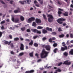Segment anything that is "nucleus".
<instances>
[{"label": "nucleus", "mask_w": 73, "mask_h": 73, "mask_svg": "<svg viewBox=\"0 0 73 73\" xmlns=\"http://www.w3.org/2000/svg\"><path fill=\"white\" fill-rule=\"evenodd\" d=\"M5 23V21H3L1 22V24H4Z\"/></svg>", "instance_id": "obj_45"}, {"label": "nucleus", "mask_w": 73, "mask_h": 73, "mask_svg": "<svg viewBox=\"0 0 73 73\" xmlns=\"http://www.w3.org/2000/svg\"><path fill=\"white\" fill-rule=\"evenodd\" d=\"M49 52L45 51L44 49H43L41 53L40 54V57L41 58H45L48 56Z\"/></svg>", "instance_id": "obj_1"}, {"label": "nucleus", "mask_w": 73, "mask_h": 73, "mask_svg": "<svg viewBox=\"0 0 73 73\" xmlns=\"http://www.w3.org/2000/svg\"><path fill=\"white\" fill-rule=\"evenodd\" d=\"M45 48L47 50L50 51V46L49 45H46Z\"/></svg>", "instance_id": "obj_6"}, {"label": "nucleus", "mask_w": 73, "mask_h": 73, "mask_svg": "<svg viewBox=\"0 0 73 73\" xmlns=\"http://www.w3.org/2000/svg\"><path fill=\"white\" fill-rule=\"evenodd\" d=\"M57 3L59 5H61L62 4V2L60 1H57Z\"/></svg>", "instance_id": "obj_26"}, {"label": "nucleus", "mask_w": 73, "mask_h": 73, "mask_svg": "<svg viewBox=\"0 0 73 73\" xmlns=\"http://www.w3.org/2000/svg\"><path fill=\"white\" fill-rule=\"evenodd\" d=\"M61 31H62V30H61V28L59 27L58 29V32H61Z\"/></svg>", "instance_id": "obj_40"}, {"label": "nucleus", "mask_w": 73, "mask_h": 73, "mask_svg": "<svg viewBox=\"0 0 73 73\" xmlns=\"http://www.w3.org/2000/svg\"><path fill=\"white\" fill-rule=\"evenodd\" d=\"M42 48H45V47L46 46V45H42Z\"/></svg>", "instance_id": "obj_62"}, {"label": "nucleus", "mask_w": 73, "mask_h": 73, "mask_svg": "<svg viewBox=\"0 0 73 73\" xmlns=\"http://www.w3.org/2000/svg\"><path fill=\"white\" fill-rule=\"evenodd\" d=\"M19 40V38L18 37H16V38H14V41H18V40Z\"/></svg>", "instance_id": "obj_35"}, {"label": "nucleus", "mask_w": 73, "mask_h": 73, "mask_svg": "<svg viewBox=\"0 0 73 73\" xmlns=\"http://www.w3.org/2000/svg\"><path fill=\"white\" fill-rule=\"evenodd\" d=\"M20 19H21V21H24V17H23V16H21L20 17Z\"/></svg>", "instance_id": "obj_25"}, {"label": "nucleus", "mask_w": 73, "mask_h": 73, "mask_svg": "<svg viewBox=\"0 0 73 73\" xmlns=\"http://www.w3.org/2000/svg\"><path fill=\"white\" fill-rule=\"evenodd\" d=\"M3 35V33L1 32H0V38L2 36V35Z\"/></svg>", "instance_id": "obj_52"}, {"label": "nucleus", "mask_w": 73, "mask_h": 73, "mask_svg": "<svg viewBox=\"0 0 73 73\" xmlns=\"http://www.w3.org/2000/svg\"><path fill=\"white\" fill-rule=\"evenodd\" d=\"M11 53L12 54H15V52H13V51H11Z\"/></svg>", "instance_id": "obj_49"}, {"label": "nucleus", "mask_w": 73, "mask_h": 73, "mask_svg": "<svg viewBox=\"0 0 73 73\" xmlns=\"http://www.w3.org/2000/svg\"><path fill=\"white\" fill-rule=\"evenodd\" d=\"M35 70H31L30 71H27L25 73H34Z\"/></svg>", "instance_id": "obj_8"}, {"label": "nucleus", "mask_w": 73, "mask_h": 73, "mask_svg": "<svg viewBox=\"0 0 73 73\" xmlns=\"http://www.w3.org/2000/svg\"><path fill=\"white\" fill-rule=\"evenodd\" d=\"M51 34L52 35H56V34H57V33L56 32H52Z\"/></svg>", "instance_id": "obj_39"}, {"label": "nucleus", "mask_w": 73, "mask_h": 73, "mask_svg": "<svg viewBox=\"0 0 73 73\" xmlns=\"http://www.w3.org/2000/svg\"><path fill=\"white\" fill-rule=\"evenodd\" d=\"M23 55H24V53L23 52L19 54V56H21Z\"/></svg>", "instance_id": "obj_44"}, {"label": "nucleus", "mask_w": 73, "mask_h": 73, "mask_svg": "<svg viewBox=\"0 0 73 73\" xmlns=\"http://www.w3.org/2000/svg\"><path fill=\"white\" fill-rule=\"evenodd\" d=\"M33 44V40H31V42L29 43V45H31V46H32Z\"/></svg>", "instance_id": "obj_19"}, {"label": "nucleus", "mask_w": 73, "mask_h": 73, "mask_svg": "<svg viewBox=\"0 0 73 73\" xmlns=\"http://www.w3.org/2000/svg\"><path fill=\"white\" fill-rule=\"evenodd\" d=\"M70 36L71 37V38H73V35L72 34H70Z\"/></svg>", "instance_id": "obj_60"}, {"label": "nucleus", "mask_w": 73, "mask_h": 73, "mask_svg": "<svg viewBox=\"0 0 73 73\" xmlns=\"http://www.w3.org/2000/svg\"><path fill=\"white\" fill-rule=\"evenodd\" d=\"M58 16L59 17H60V15H61V14H62V12L59 11H58Z\"/></svg>", "instance_id": "obj_28"}, {"label": "nucleus", "mask_w": 73, "mask_h": 73, "mask_svg": "<svg viewBox=\"0 0 73 73\" xmlns=\"http://www.w3.org/2000/svg\"><path fill=\"white\" fill-rule=\"evenodd\" d=\"M35 5V6H36V7H40V5H39L36 4Z\"/></svg>", "instance_id": "obj_63"}, {"label": "nucleus", "mask_w": 73, "mask_h": 73, "mask_svg": "<svg viewBox=\"0 0 73 73\" xmlns=\"http://www.w3.org/2000/svg\"><path fill=\"white\" fill-rule=\"evenodd\" d=\"M19 2L20 3H21V4L24 5V4H27V1H19Z\"/></svg>", "instance_id": "obj_11"}, {"label": "nucleus", "mask_w": 73, "mask_h": 73, "mask_svg": "<svg viewBox=\"0 0 73 73\" xmlns=\"http://www.w3.org/2000/svg\"><path fill=\"white\" fill-rule=\"evenodd\" d=\"M69 54L73 55V49H71L69 52Z\"/></svg>", "instance_id": "obj_14"}, {"label": "nucleus", "mask_w": 73, "mask_h": 73, "mask_svg": "<svg viewBox=\"0 0 73 73\" xmlns=\"http://www.w3.org/2000/svg\"><path fill=\"white\" fill-rule=\"evenodd\" d=\"M52 40H54L56 39V38L55 37H53L52 38Z\"/></svg>", "instance_id": "obj_64"}, {"label": "nucleus", "mask_w": 73, "mask_h": 73, "mask_svg": "<svg viewBox=\"0 0 73 73\" xmlns=\"http://www.w3.org/2000/svg\"><path fill=\"white\" fill-rule=\"evenodd\" d=\"M53 19H51V18H48V21L50 23H51V22H52L53 21Z\"/></svg>", "instance_id": "obj_27"}, {"label": "nucleus", "mask_w": 73, "mask_h": 73, "mask_svg": "<svg viewBox=\"0 0 73 73\" xmlns=\"http://www.w3.org/2000/svg\"><path fill=\"white\" fill-rule=\"evenodd\" d=\"M29 55L30 57H33V52L30 53L29 54Z\"/></svg>", "instance_id": "obj_24"}, {"label": "nucleus", "mask_w": 73, "mask_h": 73, "mask_svg": "<svg viewBox=\"0 0 73 73\" xmlns=\"http://www.w3.org/2000/svg\"><path fill=\"white\" fill-rule=\"evenodd\" d=\"M37 30H38L35 29H31L32 31V32H34V33H37Z\"/></svg>", "instance_id": "obj_20"}, {"label": "nucleus", "mask_w": 73, "mask_h": 73, "mask_svg": "<svg viewBox=\"0 0 73 73\" xmlns=\"http://www.w3.org/2000/svg\"><path fill=\"white\" fill-rule=\"evenodd\" d=\"M36 33H38V34H41V31H38V30H37Z\"/></svg>", "instance_id": "obj_42"}, {"label": "nucleus", "mask_w": 73, "mask_h": 73, "mask_svg": "<svg viewBox=\"0 0 73 73\" xmlns=\"http://www.w3.org/2000/svg\"><path fill=\"white\" fill-rule=\"evenodd\" d=\"M63 65H70L71 64V62H68V60H66L64 61L63 63Z\"/></svg>", "instance_id": "obj_5"}, {"label": "nucleus", "mask_w": 73, "mask_h": 73, "mask_svg": "<svg viewBox=\"0 0 73 73\" xmlns=\"http://www.w3.org/2000/svg\"><path fill=\"white\" fill-rule=\"evenodd\" d=\"M35 21L37 24H40L41 23V22L40 19H38L37 18L36 19Z\"/></svg>", "instance_id": "obj_7"}, {"label": "nucleus", "mask_w": 73, "mask_h": 73, "mask_svg": "<svg viewBox=\"0 0 73 73\" xmlns=\"http://www.w3.org/2000/svg\"><path fill=\"white\" fill-rule=\"evenodd\" d=\"M48 65L47 64V65H46V66L44 67V68H47V69H48V68H51V66H49L48 67Z\"/></svg>", "instance_id": "obj_37"}, {"label": "nucleus", "mask_w": 73, "mask_h": 73, "mask_svg": "<svg viewBox=\"0 0 73 73\" xmlns=\"http://www.w3.org/2000/svg\"><path fill=\"white\" fill-rule=\"evenodd\" d=\"M20 49L22 50H24V44H21V47Z\"/></svg>", "instance_id": "obj_13"}, {"label": "nucleus", "mask_w": 73, "mask_h": 73, "mask_svg": "<svg viewBox=\"0 0 73 73\" xmlns=\"http://www.w3.org/2000/svg\"><path fill=\"white\" fill-rule=\"evenodd\" d=\"M42 15H43V17L44 18V19H45V20H46V19H47V18H46V15H44V14H43Z\"/></svg>", "instance_id": "obj_34"}, {"label": "nucleus", "mask_w": 73, "mask_h": 73, "mask_svg": "<svg viewBox=\"0 0 73 73\" xmlns=\"http://www.w3.org/2000/svg\"><path fill=\"white\" fill-rule=\"evenodd\" d=\"M25 41H28V42H29V41H30V40H29V39H27L25 40Z\"/></svg>", "instance_id": "obj_59"}, {"label": "nucleus", "mask_w": 73, "mask_h": 73, "mask_svg": "<svg viewBox=\"0 0 73 73\" xmlns=\"http://www.w3.org/2000/svg\"><path fill=\"white\" fill-rule=\"evenodd\" d=\"M37 37H38V36H34V37H33V39H35V38H37Z\"/></svg>", "instance_id": "obj_51"}, {"label": "nucleus", "mask_w": 73, "mask_h": 73, "mask_svg": "<svg viewBox=\"0 0 73 73\" xmlns=\"http://www.w3.org/2000/svg\"><path fill=\"white\" fill-rule=\"evenodd\" d=\"M70 48H72V45H71V46L69 45L68 46V48H67V49H68H68H70Z\"/></svg>", "instance_id": "obj_46"}, {"label": "nucleus", "mask_w": 73, "mask_h": 73, "mask_svg": "<svg viewBox=\"0 0 73 73\" xmlns=\"http://www.w3.org/2000/svg\"><path fill=\"white\" fill-rule=\"evenodd\" d=\"M42 33H43L44 34H45L48 33V32L47 31H46L45 29L42 30Z\"/></svg>", "instance_id": "obj_17"}, {"label": "nucleus", "mask_w": 73, "mask_h": 73, "mask_svg": "<svg viewBox=\"0 0 73 73\" xmlns=\"http://www.w3.org/2000/svg\"><path fill=\"white\" fill-rule=\"evenodd\" d=\"M64 34H62L61 35H60L59 36V37H60V38H63L64 37Z\"/></svg>", "instance_id": "obj_32"}, {"label": "nucleus", "mask_w": 73, "mask_h": 73, "mask_svg": "<svg viewBox=\"0 0 73 73\" xmlns=\"http://www.w3.org/2000/svg\"><path fill=\"white\" fill-rule=\"evenodd\" d=\"M56 71H57L59 72H61V70L60 68H58L57 70H56Z\"/></svg>", "instance_id": "obj_41"}, {"label": "nucleus", "mask_w": 73, "mask_h": 73, "mask_svg": "<svg viewBox=\"0 0 73 73\" xmlns=\"http://www.w3.org/2000/svg\"><path fill=\"white\" fill-rule=\"evenodd\" d=\"M34 46H35V47H37L38 46V44L36 43H35L34 44Z\"/></svg>", "instance_id": "obj_29"}, {"label": "nucleus", "mask_w": 73, "mask_h": 73, "mask_svg": "<svg viewBox=\"0 0 73 73\" xmlns=\"http://www.w3.org/2000/svg\"><path fill=\"white\" fill-rule=\"evenodd\" d=\"M21 30L22 31H24L25 30V27H24L23 28H21Z\"/></svg>", "instance_id": "obj_36"}, {"label": "nucleus", "mask_w": 73, "mask_h": 73, "mask_svg": "<svg viewBox=\"0 0 73 73\" xmlns=\"http://www.w3.org/2000/svg\"><path fill=\"white\" fill-rule=\"evenodd\" d=\"M53 46L54 48H55L57 46V44L56 43H54L53 45Z\"/></svg>", "instance_id": "obj_31"}, {"label": "nucleus", "mask_w": 73, "mask_h": 73, "mask_svg": "<svg viewBox=\"0 0 73 73\" xmlns=\"http://www.w3.org/2000/svg\"><path fill=\"white\" fill-rule=\"evenodd\" d=\"M27 0V3L28 4H30V3H29L30 2H31V0Z\"/></svg>", "instance_id": "obj_43"}, {"label": "nucleus", "mask_w": 73, "mask_h": 73, "mask_svg": "<svg viewBox=\"0 0 73 73\" xmlns=\"http://www.w3.org/2000/svg\"><path fill=\"white\" fill-rule=\"evenodd\" d=\"M63 15L64 16H68V12H65L64 13H63Z\"/></svg>", "instance_id": "obj_10"}, {"label": "nucleus", "mask_w": 73, "mask_h": 73, "mask_svg": "<svg viewBox=\"0 0 73 73\" xmlns=\"http://www.w3.org/2000/svg\"><path fill=\"white\" fill-rule=\"evenodd\" d=\"M36 25H37L36 23V22H33V23L32 26H33V27H36Z\"/></svg>", "instance_id": "obj_21"}, {"label": "nucleus", "mask_w": 73, "mask_h": 73, "mask_svg": "<svg viewBox=\"0 0 73 73\" xmlns=\"http://www.w3.org/2000/svg\"><path fill=\"white\" fill-rule=\"evenodd\" d=\"M46 29L47 31H50V32H52V29L51 28H49L48 27H47L46 28Z\"/></svg>", "instance_id": "obj_12"}, {"label": "nucleus", "mask_w": 73, "mask_h": 73, "mask_svg": "<svg viewBox=\"0 0 73 73\" xmlns=\"http://www.w3.org/2000/svg\"><path fill=\"white\" fill-rule=\"evenodd\" d=\"M10 46L12 48H13V47H14V46H13V43H11L10 44Z\"/></svg>", "instance_id": "obj_38"}, {"label": "nucleus", "mask_w": 73, "mask_h": 73, "mask_svg": "<svg viewBox=\"0 0 73 73\" xmlns=\"http://www.w3.org/2000/svg\"><path fill=\"white\" fill-rule=\"evenodd\" d=\"M35 55L36 56L37 58H38V55L37 53H36Z\"/></svg>", "instance_id": "obj_55"}, {"label": "nucleus", "mask_w": 73, "mask_h": 73, "mask_svg": "<svg viewBox=\"0 0 73 73\" xmlns=\"http://www.w3.org/2000/svg\"><path fill=\"white\" fill-rule=\"evenodd\" d=\"M43 28V27H41V26H38L37 29H42Z\"/></svg>", "instance_id": "obj_33"}, {"label": "nucleus", "mask_w": 73, "mask_h": 73, "mask_svg": "<svg viewBox=\"0 0 73 73\" xmlns=\"http://www.w3.org/2000/svg\"><path fill=\"white\" fill-rule=\"evenodd\" d=\"M47 17H49L48 19H53V16L52 15L49 14L47 15Z\"/></svg>", "instance_id": "obj_15"}, {"label": "nucleus", "mask_w": 73, "mask_h": 73, "mask_svg": "<svg viewBox=\"0 0 73 73\" xmlns=\"http://www.w3.org/2000/svg\"><path fill=\"white\" fill-rule=\"evenodd\" d=\"M58 9L59 11H64V10L62 9L59 8Z\"/></svg>", "instance_id": "obj_50"}, {"label": "nucleus", "mask_w": 73, "mask_h": 73, "mask_svg": "<svg viewBox=\"0 0 73 73\" xmlns=\"http://www.w3.org/2000/svg\"><path fill=\"white\" fill-rule=\"evenodd\" d=\"M65 42H63L62 43V44L63 47H61L60 50L62 52H64L65 51V50H67L68 49V47L66 46V44H65Z\"/></svg>", "instance_id": "obj_2"}, {"label": "nucleus", "mask_w": 73, "mask_h": 73, "mask_svg": "<svg viewBox=\"0 0 73 73\" xmlns=\"http://www.w3.org/2000/svg\"><path fill=\"white\" fill-rule=\"evenodd\" d=\"M1 29H2V30H3V29H5V28H4V26H2L1 28Z\"/></svg>", "instance_id": "obj_56"}, {"label": "nucleus", "mask_w": 73, "mask_h": 73, "mask_svg": "<svg viewBox=\"0 0 73 73\" xmlns=\"http://www.w3.org/2000/svg\"><path fill=\"white\" fill-rule=\"evenodd\" d=\"M9 37L10 39H12V36L11 35H9Z\"/></svg>", "instance_id": "obj_53"}, {"label": "nucleus", "mask_w": 73, "mask_h": 73, "mask_svg": "<svg viewBox=\"0 0 73 73\" xmlns=\"http://www.w3.org/2000/svg\"><path fill=\"white\" fill-rule=\"evenodd\" d=\"M27 32H31V30L29 29H27Z\"/></svg>", "instance_id": "obj_54"}, {"label": "nucleus", "mask_w": 73, "mask_h": 73, "mask_svg": "<svg viewBox=\"0 0 73 73\" xmlns=\"http://www.w3.org/2000/svg\"><path fill=\"white\" fill-rule=\"evenodd\" d=\"M63 55L66 57H67L68 55V53L67 52H65L63 53Z\"/></svg>", "instance_id": "obj_23"}, {"label": "nucleus", "mask_w": 73, "mask_h": 73, "mask_svg": "<svg viewBox=\"0 0 73 73\" xmlns=\"http://www.w3.org/2000/svg\"><path fill=\"white\" fill-rule=\"evenodd\" d=\"M34 4H37L38 3L37 2V1L35 0L34 1Z\"/></svg>", "instance_id": "obj_61"}, {"label": "nucleus", "mask_w": 73, "mask_h": 73, "mask_svg": "<svg viewBox=\"0 0 73 73\" xmlns=\"http://www.w3.org/2000/svg\"><path fill=\"white\" fill-rule=\"evenodd\" d=\"M14 12L15 13H19V12H20V10L19 9L18 10H16L14 11Z\"/></svg>", "instance_id": "obj_18"}, {"label": "nucleus", "mask_w": 73, "mask_h": 73, "mask_svg": "<svg viewBox=\"0 0 73 73\" xmlns=\"http://www.w3.org/2000/svg\"><path fill=\"white\" fill-rule=\"evenodd\" d=\"M58 48H56L54 49L53 50V52L54 53H57V51H58Z\"/></svg>", "instance_id": "obj_22"}, {"label": "nucleus", "mask_w": 73, "mask_h": 73, "mask_svg": "<svg viewBox=\"0 0 73 73\" xmlns=\"http://www.w3.org/2000/svg\"><path fill=\"white\" fill-rule=\"evenodd\" d=\"M52 39L51 38H50L49 39V42H51V43H52Z\"/></svg>", "instance_id": "obj_48"}, {"label": "nucleus", "mask_w": 73, "mask_h": 73, "mask_svg": "<svg viewBox=\"0 0 73 73\" xmlns=\"http://www.w3.org/2000/svg\"><path fill=\"white\" fill-rule=\"evenodd\" d=\"M65 21V19L62 18H61L58 19V20H57V21L58 23L59 24H62L63 23V22L62 21Z\"/></svg>", "instance_id": "obj_3"}, {"label": "nucleus", "mask_w": 73, "mask_h": 73, "mask_svg": "<svg viewBox=\"0 0 73 73\" xmlns=\"http://www.w3.org/2000/svg\"><path fill=\"white\" fill-rule=\"evenodd\" d=\"M40 4L41 5L43 3V1L42 0L40 2Z\"/></svg>", "instance_id": "obj_58"}, {"label": "nucleus", "mask_w": 73, "mask_h": 73, "mask_svg": "<svg viewBox=\"0 0 73 73\" xmlns=\"http://www.w3.org/2000/svg\"><path fill=\"white\" fill-rule=\"evenodd\" d=\"M63 63L62 62H60L58 63H57V65L58 66H61V65Z\"/></svg>", "instance_id": "obj_30"}, {"label": "nucleus", "mask_w": 73, "mask_h": 73, "mask_svg": "<svg viewBox=\"0 0 73 73\" xmlns=\"http://www.w3.org/2000/svg\"><path fill=\"white\" fill-rule=\"evenodd\" d=\"M46 37H44L42 38V40L43 41H45V40H46Z\"/></svg>", "instance_id": "obj_57"}, {"label": "nucleus", "mask_w": 73, "mask_h": 73, "mask_svg": "<svg viewBox=\"0 0 73 73\" xmlns=\"http://www.w3.org/2000/svg\"><path fill=\"white\" fill-rule=\"evenodd\" d=\"M11 20L13 22H15V18L14 17H12L11 19Z\"/></svg>", "instance_id": "obj_47"}, {"label": "nucleus", "mask_w": 73, "mask_h": 73, "mask_svg": "<svg viewBox=\"0 0 73 73\" xmlns=\"http://www.w3.org/2000/svg\"><path fill=\"white\" fill-rule=\"evenodd\" d=\"M19 21V18H17L15 19L14 22L15 23H17Z\"/></svg>", "instance_id": "obj_16"}, {"label": "nucleus", "mask_w": 73, "mask_h": 73, "mask_svg": "<svg viewBox=\"0 0 73 73\" xmlns=\"http://www.w3.org/2000/svg\"><path fill=\"white\" fill-rule=\"evenodd\" d=\"M12 42V41H10L9 42H8L7 41L5 40L4 42V43L5 44H8L9 45H10V44L11 42Z\"/></svg>", "instance_id": "obj_9"}, {"label": "nucleus", "mask_w": 73, "mask_h": 73, "mask_svg": "<svg viewBox=\"0 0 73 73\" xmlns=\"http://www.w3.org/2000/svg\"><path fill=\"white\" fill-rule=\"evenodd\" d=\"M35 18L34 17H31L28 19V21L29 23H31L32 21H35Z\"/></svg>", "instance_id": "obj_4"}]
</instances>
